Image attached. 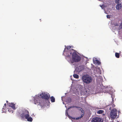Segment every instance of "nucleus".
Here are the masks:
<instances>
[{
    "label": "nucleus",
    "instance_id": "1",
    "mask_svg": "<svg viewBox=\"0 0 122 122\" xmlns=\"http://www.w3.org/2000/svg\"><path fill=\"white\" fill-rule=\"evenodd\" d=\"M50 96V94L46 92H42L40 94H39L38 96V95L34 97V102L35 104L41 105V99H45V100L49 101Z\"/></svg>",
    "mask_w": 122,
    "mask_h": 122
},
{
    "label": "nucleus",
    "instance_id": "2",
    "mask_svg": "<svg viewBox=\"0 0 122 122\" xmlns=\"http://www.w3.org/2000/svg\"><path fill=\"white\" fill-rule=\"evenodd\" d=\"M69 54L72 55V60L71 62L73 63L74 62H77L80 61L81 59V57L77 54L75 50L73 49L70 51Z\"/></svg>",
    "mask_w": 122,
    "mask_h": 122
},
{
    "label": "nucleus",
    "instance_id": "3",
    "mask_svg": "<svg viewBox=\"0 0 122 122\" xmlns=\"http://www.w3.org/2000/svg\"><path fill=\"white\" fill-rule=\"evenodd\" d=\"M82 79L83 82L86 84L90 83L92 80V77L88 75H84L82 76Z\"/></svg>",
    "mask_w": 122,
    "mask_h": 122
},
{
    "label": "nucleus",
    "instance_id": "4",
    "mask_svg": "<svg viewBox=\"0 0 122 122\" xmlns=\"http://www.w3.org/2000/svg\"><path fill=\"white\" fill-rule=\"evenodd\" d=\"M19 116L22 119H26L30 116V115L28 111L26 110L22 111L21 113L19 114Z\"/></svg>",
    "mask_w": 122,
    "mask_h": 122
},
{
    "label": "nucleus",
    "instance_id": "5",
    "mask_svg": "<svg viewBox=\"0 0 122 122\" xmlns=\"http://www.w3.org/2000/svg\"><path fill=\"white\" fill-rule=\"evenodd\" d=\"M117 111L115 108H114L111 110L110 115L111 118L114 119L117 116Z\"/></svg>",
    "mask_w": 122,
    "mask_h": 122
},
{
    "label": "nucleus",
    "instance_id": "6",
    "mask_svg": "<svg viewBox=\"0 0 122 122\" xmlns=\"http://www.w3.org/2000/svg\"><path fill=\"white\" fill-rule=\"evenodd\" d=\"M100 118L96 117L92 118L91 122H102Z\"/></svg>",
    "mask_w": 122,
    "mask_h": 122
},
{
    "label": "nucleus",
    "instance_id": "7",
    "mask_svg": "<svg viewBox=\"0 0 122 122\" xmlns=\"http://www.w3.org/2000/svg\"><path fill=\"white\" fill-rule=\"evenodd\" d=\"M72 49H71V46H68L65 48L64 52H67L69 54L70 51H71Z\"/></svg>",
    "mask_w": 122,
    "mask_h": 122
},
{
    "label": "nucleus",
    "instance_id": "8",
    "mask_svg": "<svg viewBox=\"0 0 122 122\" xmlns=\"http://www.w3.org/2000/svg\"><path fill=\"white\" fill-rule=\"evenodd\" d=\"M80 109V110L81 111V112L82 113L81 115V116L79 117H77L76 118V119L78 120L82 118L84 115V111L83 109L79 107V108Z\"/></svg>",
    "mask_w": 122,
    "mask_h": 122
},
{
    "label": "nucleus",
    "instance_id": "9",
    "mask_svg": "<svg viewBox=\"0 0 122 122\" xmlns=\"http://www.w3.org/2000/svg\"><path fill=\"white\" fill-rule=\"evenodd\" d=\"M122 8V6L121 4H118L116 6V9L117 10H119Z\"/></svg>",
    "mask_w": 122,
    "mask_h": 122
},
{
    "label": "nucleus",
    "instance_id": "10",
    "mask_svg": "<svg viewBox=\"0 0 122 122\" xmlns=\"http://www.w3.org/2000/svg\"><path fill=\"white\" fill-rule=\"evenodd\" d=\"M9 106L10 107H11L14 109H16L15 107V104L13 103H9Z\"/></svg>",
    "mask_w": 122,
    "mask_h": 122
},
{
    "label": "nucleus",
    "instance_id": "11",
    "mask_svg": "<svg viewBox=\"0 0 122 122\" xmlns=\"http://www.w3.org/2000/svg\"><path fill=\"white\" fill-rule=\"evenodd\" d=\"M107 88L105 89V93H109L110 94V93L111 92L110 90L109 89V88Z\"/></svg>",
    "mask_w": 122,
    "mask_h": 122
},
{
    "label": "nucleus",
    "instance_id": "12",
    "mask_svg": "<svg viewBox=\"0 0 122 122\" xmlns=\"http://www.w3.org/2000/svg\"><path fill=\"white\" fill-rule=\"evenodd\" d=\"M51 101L52 102H54L55 101V98L53 96H51L50 97Z\"/></svg>",
    "mask_w": 122,
    "mask_h": 122
},
{
    "label": "nucleus",
    "instance_id": "13",
    "mask_svg": "<svg viewBox=\"0 0 122 122\" xmlns=\"http://www.w3.org/2000/svg\"><path fill=\"white\" fill-rule=\"evenodd\" d=\"M26 119H27V120L28 121L31 122L32 121V117H29V116L28 117V118Z\"/></svg>",
    "mask_w": 122,
    "mask_h": 122
},
{
    "label": "nucleus",
    "instance_id": "14",
    "mask_svg": "<svg viewBox=\"0 0 122 122\" xmlns=\"http://www.w3.org/2000/svg\"><path fill=\"white\" fill-rule=\"evenodd\" d=\"M104 111L101 110H98L97 112V113L98 114H102L103 112H104Z\"/></svg>",
    "mask_w": 122,
    "mask_h": 122
},
{
    "label": "nucleus",
    "instance_id": "15",
    "mask_svg": "<svg viewBox=\"0 0 122 122\" xmlns=\"http://www.w3.org/2000/svg\"><path fill=\"white\" fill-rule=\"evenodd\" d=\"M115 56L117 58H119L120 57V56L119 53L116 52L115 53Z\"/></svg>",
    "mask_w": 122,
    "mask_h": 122
},
{
    "label": "nucleus",
    "instance_id": "16",
    "mask_svg": "<svg viewBox=\"0 0 122 122\" xmlns=\"http://www.w3.org/2000/svg\"><path fill=\"white\" fill-rule=\"evenodd\" d=\"M76 107V108H78L79 107L77 106H71L69 107L67 109V110H68L70 108H72Z\"/></svg>",
    "mask_w": 122,
    "mask_h": 122
},
{
    "label": "nucleus",
    "instance_id": "17",
    "mask_svg": "<svg viewBox=\"0 0 122 122\" xmlns=\"http://www.w3.org/2000/svg\"><path fill=\"white\" fill-rule=\"evenodd\" d=\"M73 76L75 78L78 79L79 78V76L76 74H74L73 75Z\"/></svg>",
    "mask_w": 122,
    "mask_h": 122
},
{
    "label": "nucleus",
    "instance_id": "18",
    "mask_svg": "<svg viewBox=\"0 0 122 122\" xmlns=\"http://www.w3.org/2000/svg\"><path fill=\"white\" fill-rule=\"evenodd\" d=\"M95 61L96 62V64H97V65H99L100 64H101V63L99 61L97 60H95Z\"/></svg>",
    "mask_w": 122,
    "mask_h": 122
},
{
    "label": "nucleus",
    "instance_id": "19",
    "mask_svg": "<svg viewBox=\"0 0 122 122\" xmlns=\"http://www.w3.org/2000/svg\"><path fill=\"white\" fill-rule=\"evenodd\" d=\"M6 106V103L5 104L4 106L3 107V108L2 109V111H4V110L5 109V107Z\"/></svg>",
    "mask_w": 122,
    "mask_h": 122
},
{
    "label": "nucleus",
    "instance_id": "20",
    "mask_svg": "<svg viewBox=\"0 0 122 122\" xmlns=\"http://www.w3.org/2000/svg\"><path fill=\"white\" fill-rule=\"evenodd\" d=\"M122 29V23L120 25L119 27V30L121 29Z\"/></svg>",
    "mask_w": 122,
    "mask_h": 122
},
{
    "label": "nucleus",
    "instance_id": "21",
    "mask_svg": "<svg viewBox=\"0 0 122 122\" xmlns=\"http://www.w3.org/2000/svg\"><path fill=\"white\" fill-rule=\"evenodd\" d=\"M120 0H115V2L116 3L118 4L120 2Z\"/></svg>",
    "mask_w": 122,
    "mask_h": 122
},
{
    "label": "nucleus",
    "instance_id": "22",
    "mask_svg": "<svg viewBox=\"0 0 122 122\" xmlns=\"http://www.w3.org/2000/svg\"><path fill=\"white\" fill-rule=\"evenodd\" d=\"M8 111L9 112L13 113V111L11 109H9Z\"/></svg>",
    "mask_w": 122,
    "mask_h": 122
},
{
    "label": "nucleus",
    "instance_id": "23",
    "mask_svg": "<svg viewBox=\"0 0 122 122\" xmlns=\"http://www.w3.org/2000/svg\"><path fill=\"white\" fill-rule=\"evenodd\" d=\"M114 25L115 26H118L119 25L118 23H116L114 24Z\"/></svg>",
    "mask_w": 122,
    "mask_h": 122
},
{
    "label": "nucleus",
    "instance_id": "24",
    "mask_svg": "<svg viewBox=\"0 0 122 122\" xmlns=\"http://www.w3.org/2000/svg\"><path fill=\"white\" fill-rule=\"evenodd\" d=\"M107 18H110V16L109 15H107Z\"/></svg>",
    "mask_w": 122,
    "mask_h": 122
},
{
    "label": "nucleus",
    "instance_id": "25",
    "mask_svg": "<svg viewBox=\"0 0 122 122\" xmlns=\"http://www.w3.org/2000/svg\"><path fill=\"white\" fill-rule=\"evenodd\" d=\"M67 110L66 111V115H68V112H67Z\"/></svg>",
    "mask_w": 122,
    "mask_h": 122
},
{
    "label": "nucleus",
    "instance_id": "26",
    "mask_svg": "<svg viewBox=\"0 0 122 122\" xmlns=\"http://www.w3.org/2000/svg\"><path fill=\"white\" fill-rule=\"evenodd\" d=\"M100 6H101V7L102 8L103 6L104 7V5H102L101 6V5H100Z\"/></svg>",
    "mask_w": 122,
    "mask_h": 122
},
{
    "label": "nucleus",
    "instance_id": "27",
    "mask_svg": "<svg viewBox=\"0 0 122 122\" xmlns=\"http://www.w3.org/2000/svg\"><path fill=\"white\" fill-rule=\"evenodd\" d=\"M115 106V105H112V107H114Z\"/></svg>",
    "mask_w": 122,
    "mask_h": 122
},
{
    "label": "nucleus",
    "instance_id": "28",
    "mask_svg": "<svg viewBox=\"0 0 122 122\" xmlns=\"http://www.w3.org/2000/svg\"><path fill=\"white\" fill-rule=\"evenodd\" d=\"M6 102H7V103H8V101H6Z\"/></svg>",
    "mask_w": 122,
    "mask_h": 122
},
{
    "label": "nucleus",
    "instance_id": "29",
    "mask_svg": "<svg viewBox=\"0 0 122 122\" xmlns=\"http://www.w3.org/2000/svg\"><path fill=\"white\" fill-rule=\"evenodd\" d=\"M111 107H110V108H109V109L110 110H111Z\"/></svg>",
    "mask_w": 122,
    "mask_h": 122
},
{
    "label": "nucleus",
    "instance_id": "30",
    "mask_svg": "<svg viewBox=\"0 0 122 122\" xmlns=\"http://www.w3.org/2000/svg\"><path fill=\"white\" fill-rule=\"evenodd\" d=\"M68 57L70 56V55H68Z\"/></svg>",
    "mask_w": 122,
    "mask_h": 122
},
{
    "label": "nucleus",
    "instance_id": "31",
    "mask_svg": "<svg viewBox=\"0 0 122 122\" xmlns=\"http://www.w3.org/2000/svg\"><path fill=\"white\" fill-rule=\"evenodd\" d=\"M106 13V14H107V13Z\"/></svg>",
    "mask_w": 122,
    "mask_h": 122
}]
</instances>
